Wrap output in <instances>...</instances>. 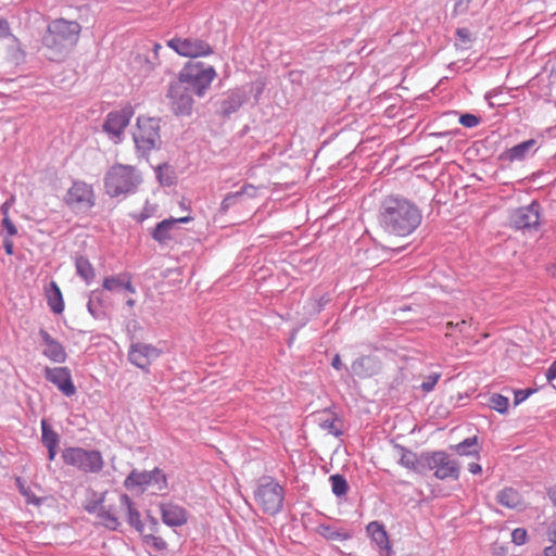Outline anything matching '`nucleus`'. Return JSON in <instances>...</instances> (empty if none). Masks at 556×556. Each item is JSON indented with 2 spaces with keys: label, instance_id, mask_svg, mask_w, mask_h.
<instances>
[{
  "label": "nucleus",
  "instance_id": "f257e3e1",
  "mask_svg": "<svg viewBox=\"0 0 556 556\" xmlns=\"http://www.w3.org/2000/svg\"><path fill=\"white\" fill-rule=\"evenodd\" d=\"M422 222V212L412 200L391 194L386 197L379 206L378 224L388 235L407 237L412 235Z\"/></svg>",
  "mask_w": 556,
  "mask_h": 556
},
{
  "label": "nucleus",
  "instance_id": "f03ea898",
  "mask_svg": "<svg viewBox=\"0 0 556 556\" xmlns=\"http://www.w3.org/2000/svg\"><path fill=\"white\" fill-rule=\"evenodd\" d=\"M81 26L76 21L63 17L49 23L47 33L42 38L43 46L50 51V59L63 61L77 45Z\"/></svg>",
  "mask_w": 556,
  "mask_h": 556
},
{
  "label": "nucleus",
  "instance_id": "7ed1b4c3",
  "mask_svg": "<svg viewBox=\"0 0 556 556\" xmlns=\"http://www.w3.org/2000/svg\"><path fill=\"white\" fill-rule=\"evenodd\" d=\"M142 178L130 165L115 164L105 174L104 188L111 198L127 197L137 191Z\"/></svg>",
  "mask_w": 556,
  "mask_h": 556
},
{
  "label": "nucleus",
  "instance_id": "20e7f679",
  "mask_svg": "<svg viewBox=\"0 0 556 556\" xmlns=\"http://www.w3.org/2000/svg\"><path fill=\"white\" fill-rule=\"evenodd\" d=\"M217 73L212 65L203 62H188L179 71L177 80L199 98L205 96Z\"/></svg>",
  "mask_w": 556,
  "mask_h": 556
},
{
  "label": "nucleus",
  "instance_id": "39448f33",
  "mask_svg": "<svg viewBox=\"0 0 556 556\" xmlns=\"http://www.w3.org/2000/svg\"><path fill=\"white\" fill-rule=\"evenodd\" d=\"M160 124L161 119L155 117L139 116L137 118V128L132 138L138 156L148 157L153 150L161 148Z\"/></svg>",
  "mask_w": 556,
  "mask_h": 556
},
{
  "label": "nucleus",
  "instance_id": "423d86ee",
  "mask_svg": "<svg viewBox=\"0 0 556 556\" xmlns=\"http://www.w3.org/2000/svg\"><path fill=\"white\" fill-rule=\"evenodd\" d=\"M254 500L265 514L275 516L282 510L283 488L271 477H264L254 491Z\"/></svg>",
  "mask_w": 556,
  "mask_h": 556
},
{
  "label": "nucleus",
  "instance_id": "0eeeda50",
  "mask_svg": "<svg viewBox=\"0 0 556 556\" xmlns=\"http://www.w3.org/2000/svg\"><path fill=\"white\" fill-rule=\"evenodd\" d=\"M62 459L84 473H98L104 467L102 454L97 450L83 447H65L62 451Z\"/></svg>",
  "mask_w": 556,
  "mask_h": 556
},
{
  "label": "nucleus",
  "instance_id": "6e6552de",
  "mask_svg": "<svg viewBox=\"0 0 556 556\" xmlns=\"http://www.w3.org/2000/svg\"><path fill=\"white\" fill-rule=\"evenodd\" d=\"M424 458L425 473L432 470L433 476L438 480L459 479V463L452 458L445 451H427V456Z\"/></svg>",
  "mask_w": 556,
  "mask_h": 556
},
{
  "label": "nucleus",
  "instance_id": "1a4fd4ad",
  "mask_svg": "<svg viewBox=\"0 0 556 556\" xmlns=\"http://www.w3.org/2000/svg\"><path fill=\"white\" fill-rule=\"evenodd\" d=\"M167 46L178 55L190 59L205 58L214 53L213 47L199 37H174L167 41Z\"/></svg>",
  "mask_w": 556,
  "mask_h": 556
},
{
  "label": "nucleus",
  "instance_id": "9d476101",
  "mask_svg": "<svg viewBox=\"0 0 556 556\" xmlns=\"http://www.w3.org/2000/svg\"><path fill=\"white\" fill-rule=\"evenodd\" d=\"M192 91L176 79L169 84L167 98L175 115L189 116L193 110Z\"/></svg>",
  "mask_w": 556,
  "mask_h": 556
},
{
  "label": "nucleus",
  "instance_id": "9b49d317",
  "mask_svg": "<svg viewBox=\"0 0 556 556\" xmlns=\"http://www.w3.org/2000/svg\"><path fill=\"white\" fill-rule=\"evenodd\" d=\"M66 204L76 211H88L94 205V193L90 185L75 180L65 195Z\"/></svg>",
  "mask_w": 556,
  "mask_h": 556
},
{
  "label": "nucleus",
  "instance_id": "f8f14e48",
  "mask_svg": "<svg viewBox=\"0 0 556 556\" xmlns=\"http://www.w3.org/2000/svg\"><path fill=\"white\" fill-rule=\"evenodd\" d=\"M540 210L541 205L538 201L516 208L510 214V225L518 230H536L540 225Z\"/></svg>",
  "mask_w": 556,
  "mask_h": 556
},
{
  "label": "nucleus",
  "instance_id": "ddd939ff",
  "mask_svg": "<svg viewBox=\"0 0 556 556\" xmlns=\"http://www.w3.org/2000/svg\"><path fill=\"white\" fill-rule=\"evenodd\" d=\"M132 115L134 109L131 105H126L121 110L110 112L104 121L103 130L112 139L116 138L117 141H119Z\"/></svg>",
  "mask_w": 556,
  "mask_h": 556
},
{
  "label": "nucleus",
  "instance_id": "4468645a",
  "mask_svg": "<svg viewBox=\"0 0 556 556\" xmlns=\"http://www.w3.org/2000/svg\"><path fill=\"white\" fill-rule=\"evenodd\" d=\"M45 379L52 383L65 396L71 397L76 394L77 389L74 384L72 372L67 367H46L43 370Z\"/></svg>",
  "mask_w": 556,
  "mask_h": 556
},
{
  "label": "nucleus",
  "instance_id": "2eb2a0df",
  "mask_svg": "<svg viewBox=\"0 0 556 556\" xmlns=\"http://www.w3.org/2000/svg\"><path fill=\"white\" fill-rule=\"evenodd\" d=\"M161 351L152 344L132 343L128 351V361L136 367L149 372V367L153 361L159 358Z\"/></svg>",
  "mask_w": 556,
  "mask_h": 556
},
{
  "label": "nucleus",
  "instance_id": "dca6fc26",
  "mask_svg": "<svg viewBox=\"0 0 556 556\" xmlns=\"http://www.w3.org/2000/svg\"><path fill=\"white\" fill-rule=\"evenodd\" d=\"M159 509L162 522L169 528H179L188 522V510L173 501L160 503Z\"/></svg>",
  "mask_w": 556,
  "mask_h": 556
},
{
  "label": "nucleus",
  "instance_id": "f3484780",
  "mask_svg": "<svg viewBox=\"0 0 556 556\" xmlns=\"http://www.w3.org/2000/svg\"><path fill=\"white\" fill-rule=\"evenodd\" d=\"M393 447L400 455V458L397 460V464L400 466L404 467L407 470L414 471L418 475H425L424 457L427 456V451H424L418 454L399 443H395Z\"/></svg>",
  "mask_w": 556,
  "mask_h": 556
},
{
  "label": "nucleus",
  "instance_id": "a211bd4d",
  "mask_svg": "<svg viewBox=\"0 0 556 556\" xmlns=\"http://www.w3.org/2000/svg\"><path fill=\"white\" fill-rule=\"evenodd\" d=\"M39 336L46 345L42 355L53 363H65L67 359L65 348L43 328L39 329Z\"/></svg>",
  "mask_w": 556,
  "mask_h": 556
},
{
  "label": "nucleus",
  "instance_id": "6ab92c4d",
  "mask_svg": "<svg viewBox=\"0 0 556 556\" xmlns=\"http://www.w3.org/2000/svg\"><path fill=\"white\" fill-rule=\"evenodd\" d=\"M193 219L192 216H184L179 218H166L157 223L151 231L152 238L160 244H166L172 240L170 231L177 224H186Z\"/></svg>",
  "mask_w": 556,
  "mask_h": 556
},
{
  "label": "nucleus",
  "instance_id": "aec40b11",
  "mask_svg": "<svg viewBox=\"0 0 556 556\" xmlns=\"http://www.w3.org/2000/svg\"><path fill=\"white\" fill-rule=\"evenodd\" d=\"M109 307L110 302L103 290L96 289L89 293L87 309L93 318L100 320L105 319L108 316Z\"/></svg>",
  "mask_w": 556,
  "mask_h": 556
},
{
  "label": "nucleus",
  "instance_id": "412c9836",
  "mask_svg": "<svg viewBox=\"0 0 556 556\" xmlns=\"http://www.w3.org/2000/svg\"><path fill=\"white\" fill-rule=\"evenodd\" d=\"M366 531L371 541L379 548L380 555L389 556L391 553V545L384 526L378 521H371L367 525Z\"/></svg>",
  "mask_w": 556,
  "mask_h": 556
},
{
  "label": "nucleus",
  "instance_id": "4be33fe9",
  "mask_svg": "<svg viewBox=\"0 0 556 556\" xmlns=\"http://www.w3.org/2000/svg\"><path fill=\"white\" fill-rule=\"evenodd\" d=\"M351 370L359 378H368L378 372L379 362L375 356L364 355L352 363Z\"/></svg>",
  "mask_w": 556,
  "mask_h": 556
},
{
  "label": "nucleus",
  "instance_id": "5701e85b",
  "mask_svg": "<svg viewBox=\"0 0 556 556\" xmlns=\"http://www.w3.org/2000/svg\"><path fill=\"white\" fill-rule=\"evenodd\" d=\"M536 141L529 139L507 149L502 157L509 162L522 161L536 150Z\"/></svg>",
  "mask_w": 556,
  "mask_h": 556
},
{
  "label": "nucleus",
  "instance_id": "b1692460",
  "mask_svg": "<svg viewBox=\"0 0 556 556\" xmlns=\"http://www.w3.org/2000/svg\"><path fill=\"white\" fill-rule=\"evenodd\" d=\"M119 504L127 510V522L139 533H143L144 525L141 520V515L136 508L134 501L128 494H122L119 496Z\"/></svg>",
  "mask_w": 556,
  "mask_h": 556
},
{
  "label": "nucleus",
  "instance_id": "393cba45",
  "mask_svg": "<svg viewBox=\"0 0 556 556\" xmlns=\"http://www.w3.org/2000/svg\"><path fill=\"white\" fill-rule=\"evenodd\" d=\"M46 298L50 309L54 314H62L64 311V301L61 289L55 281H50L46 287Z\"/></svg>",
  "mask_w": 556,
  "mask_h": 556
},
{
  "label": "nucleus",
  "instance_id": "a878e982",
  "mask_svg": "<svg viewBox=\"0 0 556 556\" xmlns=\"http://www.w3.org/2000/svg\"><path fill=\"white\" fill-rule=\"evenodd\" d=\"M245 101V96L240 90H232L220 103V111L224 116H230L237 112Z\"/></svg>",
  "mask_w": 556,
  "mask_h": 556
},
{
  "label": "nucleus",
  "instance_id": "bb28decb",
  "mask_svg": "<svg viewBox=\"0 0 556 556\" xmlns=\"http://www.w3.org/2000/svg\"><path fill=\"white\" fill-rule=\"evenodd\" d=\"M496 501L507 508H519L522 506V496L514 488H504L496 495Z\"/></svg>",
  "mask_w": 556,
  "mask_h": 556
},
{
  "label": "nucleus",
  "instance_id": "cd10ccee",
  "mask_svg": "<svg viewBox=\"0 0 556 556\" xmlns=\"http://www.w3.org/2000/svg\"><path fill=\"white\" fill-rule=\"evenodd\" d=\"M151 484V476L148 470L138 471L132 469L124 480V486L128 490L135 488H147Z\"/></svg>",
  "mask_w": 556,
  "mask_h": 556
},
{
  "label": "nucleus",
  "instance_id": "c85d7f7f",
  "mask_svg": "<svg viewBox=\"0 0 556 556\" xmlns=\"http://www.w3.org/2000/svg\"><path fill=\"white\" fill-rule=\"evenodd\" d=\"M454 452L460 456H477L480 455V446L478 442V437H469L452 446Z\"/></svg>",
  "mask_w": 556,
  "mask_h": 556
},
{
  "label": "nucleus",
  "instance_id": "c756f323",
  "mask_svg": "<svg viewBox=\"0 0 556 556\" xmlns=\"http://www.w3.org/2000/svg\"><path fill=\"white\" fill-rule=\"evenodd\" d=\"M98 519L102 527L111 531H116L121 526V522L115 514V509L112 506L109 508L101 507L98 511Z\"/></svg>",
  "mask_w": 556,
  "mask_h": 556
},
{
  "label": "nucleus",
  "instance_id": "7c9ffc66",
  "mask_svg": "<svg viewBox=\"0 0 556 556\" xmlns=\"http://www.w3.org/2000/svg\"><path fill=\"white\" fill-rule=\"evenodd\" d=\"M75 267L77 275L81 277L86 281V283L89 285L94 279V269L87 257H76Z\"/></svg>",
  "mask_w": 556,
  "mask_h": 556
},
{
  "label": "nucleus",
  "instance_id": "2f4dec72",
  "mask_svg": "<svg viewBox=\"0 0 556 556\" xmlns=\"http://www.w3.org/2000/svg\"><path fill=\"white\" fill-rule=\"evenodd\" d=\"M7 58L14 65H20L26 60V53L14 36H12V43L8 47Z\"/></svg>",
  "mask_w": 556,
  "mask_h": 556
},
{
  "label": "nucleus",
  "instance_id": "473e14b6",
  "mask_svg": "<svg viewBox=\"0 0 556 556\" xmlns=\"http://www.w3.org/2000/svg\"><path fill=\"white\" fill-rule=\"evenodd\" d=\"M41 441L46 447L58 446L60 442L59 434L46 419L41 420Z\"/></svg>",
  "mask_w": 556,
  "mask_h": 556
},
{
  "label": "nucleus",
  "instance_id": "72a5a7b5",
  "mask_svg": "<svg viewBox=\"0 0 556 556\" xmlns=\"http://www.w3.org/2000/svg\"><path fill=\"white\" fill-rule=\"evenodd\" d=\"M126 276L127 273L105 277L102 282L103 290L111 292L122 290V288L124 287Z\"/></svg>",
  "mask_w": 556,
  "mask_h": 556
},
{
  "label": "nucleus",
  "instance_id": "f704fd0d",
  "mask_svg": "<svg viewBox=\"0 0 556 556\" xmlns=\"http://www.w3.org/2000/svg\"><path fill=\"white\" fill-rule=\"evenodd\" d=\"M329 481L331 483L332 493L336 496H343L348 493L349 484L346 479L342 475H332L330 476Z\"/></svg>",
  "mask_w": 556,
  "mask_h": 556
},
{
  "label": "nucleus",
  "instance_id": "c9c22d12",
  "mask_svg": "<svg viewBox=\"0 0 556 556\" xmlns=\"http://www.w3.org/2000/svg\"><path fill=\"white\" fill-rule=\"evenodd\" d=\"M249 186H243L239 191L236 192H229L226 194V197L223 199L220 203V211L223 213H226L231 206H233L237 201L245 193Z\"/></svg>",
  "mask_w": 556,
  "mask_h": 556
},
{
  "label": "nucleus",
  "instance_id": "e433bc0d",
  "mask_svg": "<svg viewBox=\"0 0 556 556\" xmlns=\"http://www.w3.org/2000/svg\"><path fill=\"white\" fill-rule=\"evenodd\" d=\"M320 534L328 540L345 541L351 538L348 532H342L331 526L326 525L320 526Z\"/></svg>",
  "mask_w": 556,
  "mask_h": 556
},
{
  "label": "nucleus",
  "instance_id": "4c0bfd02",
  "mask_svg": "<svg viewBox=\"0 0 556 556\" xmlns=\"http://www.w3.org/2000/svg\"><path fill=\"white\" fill-rule=\"evenodd\" d=\"M142 541L146 545L150 546L156 552H164L167 549V543L166 541L161 538L153 534H143L142 533Z\"/></svg>",
  "mask_w": 556,
  "mask_h": 556
},
{
  "label": "nucleus",
  "instance_id": "58836bf2",
  "mask_svg": "<svg viewBox=\"0 0 556 556\" xmlns=\"http://www.w3.org/2000/svg\"><path fill=\"white\" fill-rule=\"evenodd\" d=\"M490 407L500 414H506L509 407L508 397L497 393L493 394L490 397Z\"/></svg>",
  "mask_w": 556,
  "mask_h": 556
},
{
  "label": "nucleus",
  "instance_id": "ea45409f",
  "mask_svg": "<svg viewBox=\"0 0 556 556\" xmlns=\"http://www.w3.org/2000/svg\"><path fill=\"white\" fill-rule=\"evenodd\" d=\"M149 473L151 476V484H155L159 491L167 489V477L162 469L155 467L153 470H150Z\"/></svg>",
  "mask_w": 556,
  "mask_h": 556
},
{
  "label": "nucleus",
  "instance_id": "a19ab883",
  "mask_svg": "<svg viewBox=\"0 0 556 556\" xmlns=\"http://www.w3.org/2000/svg\"><path fill=\"white\" fill-rule=\"evenodd\" d=\"M165 170H168L167 164L159 165L156 168V177L161 185L169 187L174 184V178L168 174H164Z\"/></svg>",
  "mask_w": 556,
  "mask_h": 556
},
{
  "label": "nucleus",
  "instance_id": "79ce46f5",
  "mask_svg": "<svg viewBox=\"0 0 556 556\" xmlns=\"http://www.w3.org/2000/svg\"><path fill=\"white\" fill-rule=\"evenodd\" d=\"M337 418H327L320 422V427L334 437H340L342 430L337 426Z\"/></svg>",
  "mask_w": 556,
  "mask_h": 556
},
{
  "label": "nucleus",
  "instance_id": "37998d69",
  "mask_svg": "<svg viewBox=\"0 0 556 556\" xmlns=\"http://www.w3.org/2000/svg\"><path fill=\"white\" fill-rule=\"evenodd\" d=\"M481 122V118L471 113L462 114L459 117V124L467 128H473L478 126Z\"/></svg>",
  "mask_w": 556,
  "mask_h": 556
},
{
  "label": "nucleus",
  "instance_id": "c03bdc74",
  "mask_svg": "<svg viewBox=\"0 0 556 556\" xmlns=\"http://www.w3.org/2000/svg\"><path fill=\"white\" fill-rule=\"evenodd\" d=\"M441 374L439 372H432L429 376H427L425 381L420 386L421 390L426 393L431 392L434 389L435 384L438 383Z\"/></svg>",
  "mask_w": 556,
  "mask_h": 556
},
{
  "label": "nucleus",
  "instance_id": "a18cd8bd",
  "mask_svg": "<svg viewBox=\"0 0 556 556\" xmlns=\"http://www.w3.org/2000/svg\"><path fill=\"white\" fill-rule=\"evenodd\" d=\"M103 503H104V494H102L99 498L97 500H92L90 502H88L84 508L87 513L89 514H97L98 515V511L100 510L101 507H104L103 506Z\"/></svg>",
  "mask_w": 556,
  "mask_h": 556
},
{
  "label": "nucleus",
  "instance_id": "49530a36",
  "mask_svg": "<svg viewBox=\"0 0 556 556\" xmlns=\"http://www.w3.org/2000/svg\"><path fill=\"white\" fill-rule=\"evenodd\" d=\"M535 392V389H519L514 392V404L519 405L526 401L531 394Z\"/></svg>",
  "mask_w": 556,
  "mask_h": 556
},
{
  "label": "nucleus",
  "instance_id": "de8ad7c7",
  "mask_svg": "<svg viewBox=\"0 0 556 556\" xmlns=\"http://www.w3.org/2000/svg\"><path fill=\"white\" fill-rule=\"evenodd\" d=\"M528 538L527 531L523 528H517L511 532V541L516 545H522L526 543Z\"/></svg>",
  "mask_w": 556,
  "mask_h": 556
},
{
  "label": "nucleus",
  "instance_id": "09e8293b",
  "mask_svg": "<svg viewBox=\"0 0 556 556\" xmlns=\"http://www.w3.org/2000/svg\"><path fill=\"white\" fill-rule=\"evenodd\" d=\"M161 64L160 56H146L143 63V71L149 74L153 72Z\"/></svg>",
  "mask_w": 556,
  "mask_h": 556
},
{
  "label": "nucleus",
  "instance_id": "8fccbe9b",
  "mask_svg": "<svg viewBox=\"0 0 556 556\" xmlns=\"http://www.w3.org/2000/svg\"><path fill=\"white\" fill-rule=\"evenodd\" d=\"M2 228L5 230V237H13L17 235V228L14 223L10 219V217H3L1 222Z\"/></svg>",
  "mask_w": 556,
  "mask_h": 556
},
{
  "label": "nucleus",
  "instance_id": "3c124183",
  "mask_svg": "<svg viewBox=\"0 0 556 556\" xmlns=\"http://www.w3.org/2000/svg\"><path fill=\"white\" fill-rule=\"evenodd\" d=\"M13 203L14 197H11L4 203H2V205L0 206V213L3 215V217H9V212Z\"/></svg>",
  "mask_w": 556,
  "mask_h": 556
},
{
  "label": "nucleus",
  "instance_id": "603ef678",
  "mask_svg": "<svg viewBox=\"0 0 556 556\" xmlns=\"http://www.w3.org/2000/svg\"><path fill=\"white\" fill-rule=\"evenodd\" d=\"M545 377L548 382L556 379V359L551 364V366L546 370Z\"/></svg>",
  "mask_w": 556,
  "mask_h": 556
},
{
  "label": "nucleus",
  "instance_id": "864d4df0",
  "mask_svg": "<svg viewBox=\"0 0 556 556\" xmlns=\"http://www.w3.org/2000/svg\"><path fill=\"white\" fill-rule=\"evenodd\" d=\"M3 249L8 255H13L14 243L9 237L3 238Z\"/></svg>",
  "mask_w": 556,
  "mask_h": 556
},
{
  "label": "nucleus",
  "instance_id": "5fc2aeb1",
  "mask_svg": "<svg viewBox=\"0 0 556 556\" xmlns=\"http://www.w3.org/2000/svg\"><path fill=\"white\" fill-rule=\"evenodd\" d=\"M10 35V25L7 20L0 18V38L7 37Z\"/></svg>",
  "mask_w": 556,
  "mask_h": 556
},
{
  "label": "nucleus",
  "instance_id": "6e6d98bb",
  "mask_svg": "<svg viewBox=\"0 0 556 556\" xmlns=\"http://www.w3.org/2000/svg\"><path fill=\"white\" fill-rule=\"evenodd\" d=\"M122 289L128 291L129 293H136V288L134 287V285L131 282V276L129 274H127L125 282H124V287Z\"/></svg>",
  "mask_w": 556,
  "mask_h": 556
},
{
  "label": "nucleus",
  "instance_id": "4d7b16f0",
  "mask_svg": "<svg viewBox=\"0 0 556 556\" xmlns=\"http://www.w3.org/2000/svg\"><path fill=\"white\" fill-rule=\"evenodd\" d=\"M456 35L463 40L468 41L470 39V33L466 28H458Z\"/></svg>",
  "mask_w": 556,
  "mask_h": 556
},
{
  "label": "nucleus",
  "instance_id": "13d9d810",
  "mask_svg": "<svg viewBox=\"0 0 556 556\" xmlns=\"http://www.w3.org/2000/svg\"><path fill=\"white\" fill-rule=\"evenodd\" d=\"M470 319H462L460 321L455 323V329H457L459 332H464L465 328L467 326H470Z\"/></svg>",
  "mask_w": 556,
  "mask_h": 556
},
{
  "label": "nucleus",
  "instance_id": "bf43d9fd",
  "mask_svg": "<svg viewBox=\"0 0 556 556\" xmlns=\"http://www.w3.org/2000/svg\"><path fill=\"white\" fill-rule=\"evenodd\" d=\"M153 213V208H150L148 206V202L146 203V206L143 208V211L141 212L140 216H139V220H144L147 218H149Z\"/></svg>",
  "mask_w": 556,
  "mask_h": 556
},
{
  "label": "nucleus",
  "instance_id": "052dcab7",
  "mask_svg": "<svg viewBox=\"0 0 556 556\" xmlns=\"http://www.w3.org/2000/svg\"><path fill=\"white\" fill-rule=\"evenodd\" d=\"M468 470L472 473V475H478V473H481L482 472V467L481 465H479L478 463H470L468 465Z\"/></svg>",
  "mask_w": 556,
  "mask_h": 556
},
{
  "label": "nucleus",
  "instance_id": "680f3d73",
  "mask_svg": "<svg viewBox=\"0 0 556 556\" xmlns=\"http://www.w3.org/2000/svg\"><path fill=\"white\" fill-rule=\"evenodd\" d=\"M331 366L337 369V370H340L343 368V364L341 362V358H340V355L339 354H336L334 357L332 358V362H331Z\"/></svg>",
  "mask_w": 556,
  "mask_h": 556
},
{
  "label": "nucleus",
  "instance_id": "e2e57ef3",
  "mask_svg": "<svg viewBox=\"0 0 556 556\" xmlns=\"http://www.w3.org/2000/svg\"><path fill=\"white\" fill-rule=\"evenodd\" d=\"M544 556H556V543L544 548Z\"/></svg>",
  "mask_w": 556,
  "mask_h": 556
},
{
  "label": "nucleus",
  "instance_id": "0e129e2a",
  "mask_svg": "<svg viewBox=\"0 0 556 556\" xmlns=\"http://www.w3.org/2000/svg\"><path fill=\"white\" fill-rule=\"evenodd\" d=\"M163 50L161 43L154 42L152 47V55L151 56H160V51Z\"/></svg>",
  "mask_w": 556,
  "mask_h": 556
},
{
  "label": "nucleus",
  "instance_id": "69168bd1",
  "mask_svg": "<svg viewBox=\"0 0 556 556\" xmlns=\"http://www.w3.org/2000/svg\"><path fill=\"white\" fill-rule=\"evenodd\" d=\"M548 497L553 502V504L556 506V485L549 488Z\"/></svg>",
  "mask_w": 556,
  "mask_h": 556
},
{
  "label": "nucleus",
  "instance_id": "338daca9",
  "mask_svg": "<svg viewBox=\"0 0 556 556\" xmlns=\"http://www.w3.org/2000/svg\"><path fill=\"white\" fill-rule=\"evenodd\" d=\"M56 448L58 446H50V447H47L48 450V458L49 460H53L55 458V455H56Z\"/></svg>",
  "mask_w": 556,
  "mask_h": 556
},
{
  "label": "nucleus",
  "instance_id": "774afa93",
  "mask_svg": "<svg viewBox=\"0 0 556 556\" xmlns=\"http://www.w3.org/2000/svg\"><path fill=\"white\" fill-rule=\"evenodd\" d=\"M548 535H549V540L554 543H556V525H553L549 532H548Z\"/></svg>",
  "mask_w": 556,
  "mask_h": 556
}]
</instances>
